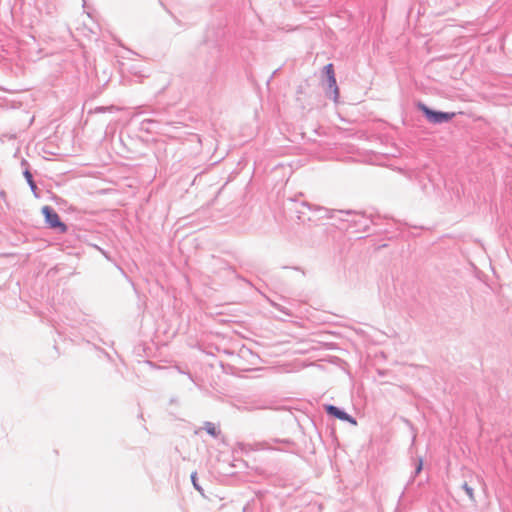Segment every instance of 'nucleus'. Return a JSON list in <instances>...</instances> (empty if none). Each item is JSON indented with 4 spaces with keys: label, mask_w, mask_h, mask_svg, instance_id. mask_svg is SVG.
Returning a JSON list of instances; mask_svg holds the SVG:
<instances>
[{
    "label": "nucleus",
    "mask_w": 512,
    "mask_h": 512,
    "mask_svg": "<svg viewBox=\"0 0 512 512\" xmlns=\"http://www.w3.org/2000/svg\"><path fill=\"white\" fill-rule=\"evenodd\" d=\"M326 411L328 412V414L333 415V416H335L336 418H338L340 420H345V421H348V422H350L352 424H356V421L354 419H352L348 414H346L345 412L339 410L335 406H332V405L327 406L326 407Z\"/></svg>",
    "instance_id": "nucleus-4"
},
{
    "label": "nucleus",
    "mask_w": 512,
    "mask_h": 512,
    "mask_svg": "<svg viewBox=\"0 0 512 512\" xmlns=\"http://www.w3.org/2000/svg\"><path fill=\"white\" fill-rule=\"evenodd\" d=\"M41 212L50 228L56 229L61 233H65L67 231V226L60 220L59 215L53 208L50 206H43Z\"/></svg>",
    "instance_id": "nucleus-1"
},
{
    "label": "nucleus",
    "mask_w": 512,
    "mask_h": 512,
    "mask_svg": "<svg viewBox=\"0 0 512 512\" xmlns=\"http://www.w3.org/2000/svg\"><path fill=\"white\" fill-rule=\"evenodd\" d=\"M324 73L327 76V82L329 88L332 89L334 95V101L336 102L339 98V88L336 83L335 72L333 64L329 63L324 67Z\"/></svg>",
    "instance_id": "nucleus-3"
},
{
    "label": "nucleus",
    "mask_w": 512,
    "mask_h": 512,
    "mask_svg": "<svg viewBox=\"0 0 512 512\" xmlns=\"http://www.w3.org/2000/svg\"><path fill=\"white\" fill-rule=\"evenodd\" d=\"M205 429L210 435H212V436L217 435L216 427L212 423H207L205 426Z\"/></svg>",
    "instance_id": "nucleus-6"
},
{
    "label": "nucleus",
    "mask_w": 512,
    "mask_h": 512,
    "mask_svg": "<svg viewBox=\"0 0 512 512\" xmlns=\"http://www.w3.org/2000/svg\"><path fill=\"white\" fill-rule=\"evenodd\" d=\"M419 108L424 112V114L426 115L427 119L430 122H433V123L447 122L454 115V114H448V113L432 111V110H430L428 107H426L423 104H420Z\"/></svg>",
    "instance_id": "nucleus-2"
},
{
    "label": "nucleus",
    "mask_w": 512,
    "mask_h": 512,
    "mask_svg": "<svg viewBox=\"0 0 512 512\" xmlns=\"http://www.w3.org/2000/svg\"><path fill=\"white\" fill-rule=\"evenodd\" d=\"M463 489L465 490L466 494L468 495V497L473 500L474 499V492H473V489L467 484V483H464L463 484Z\"/></svg>",
    "instance_id": "nucleus-7"
},
{
    "label": "nucleus",
    "mask_w": 512,
    "mask_h": 512,
    "mask_svg": "<svg viewBox=\"0 0 512 512\" xmlns=\"http://www.w3.org/2000/svg\"><path fill=\"white\" fill-rule=\"evenodd\" d=\"M24 176L27 179V181H28L29 185L31 186L32 190H35L36 189V185H35V183H34V181L32 179L31 173L29 171H25L24 172Z\"/></svg>",
    "instance_id": "nucleus-5"
},
{
    "label": "nucleus",
    "mask_w": 512,
    "mask_h": 512,
    "mask_svg": "<svg viewBox=\"0 0 512 512\" xmlns=\"http://www.w3.org/2000/svg\"><path fill=\"white\" fill-rule=\"evenodd\" d=\"M420 470H421V464L418 466L417 472H419Z\"/></svg>",
    "instance_id": "nucleus-8"
}]
</instances>
